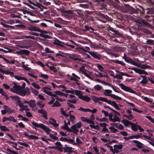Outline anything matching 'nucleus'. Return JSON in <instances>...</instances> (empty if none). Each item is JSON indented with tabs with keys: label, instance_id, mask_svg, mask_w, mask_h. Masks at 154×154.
<instances>
[{
	"label": "nucleus",
	"instance_id": "55",
	"mask_svg": "<svg viewBox=\"0 0 154 154\" xmlns=\"http://www.w3.org/2000/svg\"><path fill=\"white\" fill-rule=\"evenodd\" d=\"M75 94L79 97L80 95H82V92L78 90H75Z\"/></svg>",
	"mask_w": 154,
	"mask_h": 154
},
{
	"label": "nucleus",
	"instance_id": "32",
	"mask_svg": "<svg viewBox=\"0 0 154 154\" xmlns=\"http://www.w3.org/2000/svg\"><path fill=\"white\" fill-rule=\"evenodd\" d=\"M1 58H2L3 60H4L6 63L9 64H14L15 63V61L14 60H11L10 61H9L7 59L4 58L2 55H1Z\"/></svg>",
	"mask_w": 154,
	"mask_h": 154
},
{
	"label": "nucleus",
	"instance_id": "4",
	"mask_svg": "<svg viewBox=\"0 0 154 154\" xmlns=\"http://www.w3.org/2000/svg\"><path fill=\"white\" fill-rule=\"evenodd\" d=\"M118 85L121 87L122 90L134 94H136V92L132 90L130 87L126 86L122 83L119 84Z\"/></svg>",
	"mask_w": 154,
	"mask_h": 154
},
{
	"label": "nucleus",
	"instance_id": "43",
	"mask_svg": "<svg viewBox=\"0 0 154 154\" xmlns=\"http://www.w3.org/2000/svg\"><path fill=\"white\" fill-rule=\"evenodd\" d=\"M61 106V104H60V102L57 101L56 100L55 102L53 103V105H52V107H60Z\"/></svg>",
	"mask_w": 154,
	"mask_h": 154
},
{
	"label": "nucleus",
	"instance_id": "53",
	"mask_svg": "<svg viewBox=\"0 0 154 154\" xmlns=\"http://www.w3.org/2000/svg\"><path fill=\"white\" fill-rule=\"evenodd\" d=\"M79 110H81L84 112H87L90 111V109L88 108H84L80 107L78 109Z\"/></svg>",
	"mask_w": 154,
	"mask_h": 154
},
{
	"label": "nucleus",
	"instance_id": "46",
	"mask_svg": "<svg viewBox=\"0 0 154 154\" xmlns=\"http://www.w3.org/2000/svg\"><path fill=\"white\" fill-rule=\"evenodd\" d=\"M113 147L115 148L118 149H121L123 147L122 145L121 144L117 145L116 144L114 145Z\"/></svg>",
	"mask_w": 154,
	"mask_h": 154
},
{
	"label": "nucleus",
	"instance_id": "27",
	"mask_svg": "<svg viewBox=\"0 0 154 154\" xmlns=\"http://www.w3.org/2000/svg\"><path fill=\"white\" fill-rule=\"evenodd\" d=\"M108 30L113 32V34H115L119 36H120L121 35V34L118 31L116 30L115 29L112 27H110L108 28Z\"/></svg>",
	"mask_w": 154,
	"mask_h": 154
},
{
	"label": "nucleus",
	"instance_id": "39",
	"mask_svg": "<svg viewBox=\"0 0 154 154\" xmlns=\"http://www.w3.org/2000/svg\"><path fill=\"white\" fill-rule=\"evenodd\" d=\"M1 94L3 96L5 97L7 100H8L9 99V97L6 93L4 92L2 89L1 88Z\"/></svg>",
	"mask_w": 154,
	"mask_h": 154
},
{
	"label": "nucleus",
	"instance_id": "11",
	"mask_svg": "<svg viewBox=\"0 0 154 154\" xmlns=\"http://www.w3.org/2000/svg\"><path fill=\"white\" fill-rule=\"evenodd\" d=\"M10 97L11 98L12 100H16V101L18 103V106L21 108L23 107L24 105L23 103H21V101L20 100V98L17 96H11Z\"/></svg>",
	"mask_w": 154,
	"mask_h": 154
},
{
	"label": "nucleus",
	"instance_id": "26",
	"mask_svg": "<svg viewBox=\"0 0 154 154\" xmlns=\"http://www.w3.org/2000/svg\"><path fill=\"white\" fill-rule=\"evenodd\" d=\"M28 29L31 31H36L39 32L40 31L41 29L40 28L36 27L33 26H31L29 27H27Z\"/></svg>",
	"mask_w": 154,
	"mask_h": 154
},
{
	"label": "nucleus",
	"instance_id": "56",
	"mask_svg": "<svg viewBox=\"0 0 154 154\" xmlns=\"http://www.w3.org/2000/svg\"><path fill=\"white\" fill-rule=\"evenodd\" d=\"M94 88L96 90L100 91L102 88V87L99 85H97L94 86Z\"/></svg>",
	"mask_w": 154,
	"mask_h": 154
},
{
	"label": "nucleus",
	"instance_id": "6",
	"mask_svg": "<svg viewBox=\"0 0 154 154\" xmlns=\"http://www.w3.org/2000/svg\"><path fill=\"white\" fill-rule=\"evenodd\" d=\"M30 93V91L29 88L27 87L24 90H22V89L20 90L19 91L18 94L24 97L26 94L27 95H29Z\"/></svg>",
	"mask_w": 154,
	"mask_h": 154
},
{
	"label": "nucleus",
	"instance_id": "60",
	"mask_svg": "<svg viewBox=\"0 0 154 154\" xmlns=\"http://www.w3.org/2000/svg\"><path fill=\"white\" fill-rule=\"evenodd\" d=\"M30 89H31V90L32 93H33L35 95H36L38 94V93H39L38 91L35 89L34 88H32V87H30Z\"/></svg>",
	"mask_w": 154,
	"mask_h": 154
},
{
	"label": "nucleus",
	"instance_id": "40",
	"mask_svg": "<svg viewBox=\"0 0 154 154\" xmlns=\"http://www.w3.org/2000/svg\"><path fill=\"white\" fill-rule=\"evenodd\" d=\"M146 44L149 45H154V40L150 39H146Z\"/></svg>",
	"mask_w": 154,
	"mask_h": 154
},
{
	"label": "nucleus",
	"instance_id": "36",
	"mask_svg": "<svg viewBox=\"0 0 154 154\" xmlns=\"http://www.w3.org/2000/svg\"><path fill=\"white\" fill-rule=\"evenodd\" d=\"M104 102H105L107 103L108 104L111 105V106L113 107L116 103L114 101H111L109 100H108L106 98H105Z\"/></svg>",
	"mask_w": 154,
	"mask_h": 154
},
{
	"label": "nucleus",
	"instance_id": "1",
	"mask_svg": "<svg viewBox=\"0 0 154 154\" xmlns=\"http://www.w3.org/2000/svg\"><path fill=\"white\" fill-rule=\"evenodd\" d=\"M125 7L124 8V13H127L131 14L136 13L135 9L132 7L131 6L128 4L124 3Z\"/></svg>",
	"mask_w": 154,
	"mask_h": 154
},
{
	"label": "nucleus",
	"instance_id": "41",
	"mask_svg": "<svg viewBox=\"0 0 154 154\" xmlns=\"http://www.w3.org/2000/svg\"><path fill=\"white\" fill-rule=\"evenodd\" d=\"M115 127L118 129L121 130H123L124 128L123 126L121 124L117 123H116V124Z\"/></svg>",
	"mask_w": 154,
	"mask_h": 154
},
{
	"label": "nucleus",
	"instance_id": "24",
	"mask_svg": "<svg viewBox=\"0 0 154 154\" xmlns=\"http://www.w3.org/2000/svg\"><path fill=\"white\" fill-rule=\"evenodd\" d=\"M72 148L71 147H63V150L64 149V152L65 153L68 152L69 153L74 152V151L72 150Z\"/></svg>",
	"mask_w": 154,
	"mask_h": 154
},
{
	"label": "nucleus",
	"instance_id": "59",
	"mask_svg": "<svg viewBox=\"0 0 154 154\" xmlns=\"http://www.w3.org/2000/svg\"><path fill=\"white\" fill-rule=\"evenodd\" d=\"M32 85L35 88L37 89H39L41 88V87L38 84H37L35 82L32 83Z\"/></svg>",
	"mask_w": 154,
	"mask_h": 154
},
{
	"label": "nucleus",
	"instance_id": "15",
	"mask_svg": "<svg viewBox=\"0 0 154 154\" xmlns=\"http://www.w3.org/2000/svg\"><path fill=\"white\" fill-rule=\"evenodd\" d=\"M38 112L39 113L43 114L41 116L42 117L44 118L45 119H48L47 112L45 110L42 109H41L38 110Z\"/></svg>",
	"mask_w": 154,
	"mask_h": 154
},
{
	"label": "nucleus",
	"instance_id": "30",
	"mask_svg": "<svg viewBox=\"0 0 154 154\" xmlns=\"http://www.w3.org/2000/svg\"><path fill=\"white\" fill-rule=\"evenodd\" d=\"M79 98L87 102H88L90 100V98L87 96L80 95L79 97Z\"/></svg>",
	"mask_w": 154,
	"mask_h": 154
},
{
	"label": "nucleus",
	"instance_id": "45",
	"mask_svg": "<svg viewBox=\"0 0 154 154\" xmlns=\"http://www.w3.org/2000/svg\"><path fill=\"white\" fill-rule=\"evenodd\" d=\"M4 48L5 49V50L3 49L2 48H1V51L5 53H7L8 52H10L11 51V49L7 48L6 47H4Z\"/></svg>",
	"mask_w": 154,
	"mask_h": 154
},
{
	"label": "nucleus",
	"instance_id": "47",
	"mask_svg": "<svg viewBox=\"0 0 154 154\" xmlns=\"http://www.w3.org/2000/svg\"><path fill=\"white\" fill-rule=\"evenodd\" d=\"M109 129L111 130V132L113 133H115L118 131L117 129H116L113 126L110 127L109 128Z\"/></svg>",
	"mask_w": 154,
	"mask_h": 154
},
{
	"label": "nucleus",
	"instance_id": "64",
	"mask_svg": "<svg viewBox=\"0 0 154 154\" xmlns=\"http://www.w3.org/2000/svg\"><path fill=\"white\" fill-rule=\"evenodd\" d=\"M35 63L38 65L42 67H44L45 66V65L41 61H36Z\"/></svg>",
	"mask_w": 154,
	"mask_h": 154
},
{
	"label": "nucleus",
	"instance_id": "63",
	"mask_svg": "<svg viewBox=\"0 0 154 154\" xmlns=\"http://www.w3.org/2000/svg\"><path fill=\"white\" fill-rule=\"evenodd\" d=\"M80 119L82 121L86 122L88 123L89 119L84 117H81Z\"/></svg>",
	"mask_w": 154,
	"mask_h": 154
},
{
	"label": "nucleus",
	"instance_id": "18",
	"mask_svg": "<svg viewBox=\"0 0 154 154\" xmlns=\"http://www.w3.org/2000/svg\"><path fill=\"white\" fill-rule=\"evenodd\" d=\"M32 123L34 127H33L31 125H30V126H31L35 130H37V129L35 127L39 128H41L43 125V124L41 123L38 124V123L35 122H32Z\"/></svg>",
	"mask_w": 154,
	"mask_h": 154
},
{
	"label": "nucleus",
	"instance_id": "13",
	"mask_svg": "<svg viewBox=\"0 0 154 154\" xmlns=\"http://www.w3.org/2000/svg\"><path fill=\"white\" fill-rule=\"evenodd\" d=\"M148 79L146 78L143 79V80L140 82V84H142V85L144 86V85H146L149 80L151 83L154 84V81L151 78L148 77Z\"/></svg>",
	"mask_w": 154,
	"mask_h": 154
},
{
	"label": "nucleus",
	"instance_id": "29",
	"mask_svg": "<svg viewBox=\"0 0 154 154\" xmlns=\"http://www.w3.org/2000/svg\"><path fill=\"white\" fill-rule=\"evenodd\" d=\"M121 122L126 127H129L128 125L132 124L131 122L125 119L122 120Z\"/></svg>",
	"mask_w": 154,
	"mask_h": 154
},
{
	"label": "nucleus",
	"instance_id": "12",
	"mask_svg": "<svg viewBox=\"0 0 154 154\" xmlns=\"http://www.w3.org/2000/svg\"><path fill=\"white\" fill-rule=\"evenodd\" d=\"M14 85L13 87V88L10 89V91L16 93L17 91L22 89L21 86L17 85L16 83H14Z\"/></svg>",
	"mask_w": 154,
	"mask_h": 154
},
{
	"label": "nucleus",
	"instance_id": "8",
	"mask_svg": "<svg viewBox=\"0 0 154 154\" xmlns=\"http://www.w3.org/2000/svg\"><path fill=\"white\" fill-rule=\"evenodd\" d=\"M39 32H40L39 34V36L45 39L47 38L51 39L52 38V37L46 34L48 33V32L46 30H43L41 29Z\"/></svg>",
	"mask_w": 154,
	"mask_h": 154
},
{
	"label": "nucleus",
	"instance_id": "10",
	"mask_svg": "<svg viewBox=\"0 0 154 154\" xmlns=\"http://www.w3.org/2000/svg\"><path fill=\"white\" fill-rule=\"evenodd\" d=\"M148 11L146 12V14L148 15H146L145 17L147 18L149 17H151L154 16V8H147Z\"/></svg>",
	"mask_w": 154,
	"mask_h": 154
},
{
	"label": "nucleus",
	"instance_id": "2",
	"mask_svg": "<svg viewBox=\"0 0 154 154\" xmlns=\"http://www.w3.org/2000/svg\"><path fill=\"white\" fill-rule=\"evenodd\" d=\"M112 92V91L111 90L108 89H106L104 91V94L106 96H109L112 98H113L115 100H121L122 98L121 97L118 96L116 95L115 94H111Z\"/></svg>",
	"mask_w": 154,
	"mask_h": 154
},
{
	"label": "nucleus",
	"instance_id": "49",
	"mask_svg": "<svg viewBox=\"0 0 154 154\" xmlns=\"http://www.w3.org/2000/svg\"><path fill=\"white\" fill-rule=\"evenodd\" d=\"M120 119L117 116L116 114H115L114 116V119H113L112 122H119Z\"/></svg>",
	"mask_w": 154,
	"mask_h": 154
},
{
	"label": "nucleus",
	"instance_id": "42",
	"mask_svg": "<svg viewBox=\"0 0 154 154\" xmlns=\"http://www.w3.org/2000/svg\"><path fill=\"white\" fill-rule=\"evenodd\" d=\"M131 125V128L133 131H136L137 130V124H135L133 123H132V124Z\"/></svg>",
	"mask_w": 154,
	"mask_h": 154
},
{
	"label": "nucleus",
	"instance_id": "25",
	"mask_svg": "<svg viewBox=\"0 0 154 154\" xmlns=\"http://www.w3.org/2000/svg\"><path fill=\"white\" fill-rule=\"evenodd\" d=\"M116 72L118 73V74H116L115 75V77H114V79H123V77H122L123 76L122 75V72H120L119 70H116Z\"/></svg>",
	"mask_w": 154,
	"mask_h": 154
},
{
	"label": "nucleus",
	"instance_id": "16",
	"mask_svg": "<svg viewBox=\"0 0 154 154\" xmlns=\"http://www.w3.org/2000/svg\"><path fill=\"white\" fill-rule=\"evenodd\" d=\"M53 43L54 45H58L63 47H65L64 46L65 43L60 41L57 38L55 39Z\"/></svg>",
	"mask_w": 154,
	"mask_h": 154
},
{
	"label": "nucleus",
	"instance_id": "28",
	"mask_svg": "<svg viewBox=\"0 0 154 154\" xmlns=\"http://www.w3.org/2000/svg\"><path fill=\"white\" fill-rule=\"evenodd\" d=\"M132 141L134 143H136L135 145L136 146L139 148L141 149L143 147L142 146L143 145V144L138 141L137 140H133Z\"/></svg>",
	"mask_w": 154,
	"mask_h": 154
},
{
	"label": "nucleus",
	"instance_id": "35",
	"mask_svg": "<svg viewBox=\"0 0 154 154\" xmlns=\"http://www.w3.org/2000/svg\"><path fill=\"white\" fill-rule=\"evenodd\" d=\"M100 15L102 18L103 19H105L106 20L109 21H110L111 20V19L107 15H105L102 13H101L100 14Z\"/></svg>",
	"mask_w": 154,
	"mask_h": 154
},
{
	"label": "nucleus",
	"instance_id": "61",
	"mask_svg": "<svg viewBox=\"0 0 154 154\" xmlns=\"http://www.w3.org/2000/svg\"><path fill=\"white\" fill-rule=\"evenodd\" d=\"M6 107H7V106L4 105L3 107V108H4V110L1 111L2 114V115H5L7 112Z\"/></svg>",
	"mask_w": 154,
	"mask_h": 154
},
{
	"label": "nucleus",
	"instance_id": "21",
	"mask_svg": "<svg viewBox=\"0 0 154 154\" xmlns=\"http://www.w3.org/2000/svg\"><path fill=\"white\" fill-rule=\"evenodd\" d=\"M6 121H10L14 122H17L16 120L12 116H10L9 117H4L3 118V121L5 122Z\"/></svg>",
	"mask_w": 154,
	"mask_h": 154
},
{
	"label": "nucleus",
	"instance_id": "22",
	"mask_svg": "<svg viewBox=\"0 0 154 154\" xmlns=\"http://www.w3.org/2000/svg\"><path fill=\"white\" fill-rule=\"evenodd\" d=\"M23 134L26 137H28V138L31 139H36L38 140V136L32 135H29L27 133L25 132L23 133Z\"/></svg>",
	"mask_w": 154,
	"mask_h": 154
},
{
	"label": "nucleus",
	"instance_id": "54",
	"mask_svg": "<svg viewBox=\"0 0 154 154\" xmlns=\"http://www.w3.org/2000/svg\"><path fill=\"white\" fill-rule=\"evenodd\" d=\"M144 100L146 101L147 102L152 103L153 101L152 99L151 98H149L147 97H144Z\"/></svg>",
	"mask_w": 154,
	"mask_h": 154
},
{
	"label": "nucleus",
	"instance_id": "37",
	"mask_svg": "<svg viewBox=\"0 0 154 154\" xmlns=\"http://www.w3.org/2000/svg\"><path fill=\"white\" fill-rule=\"evenodd\" d=\"M72 131V132L75 134H78V133L79 132V130L77 129L76 128V127L75 126V125H72L71 127Z\"/></svg>",
	"mask_w": 154,
	"mask_h": 154
},
{
	"label": "nucleus",
	"instance_id": "19",
	"mask_svg": "<svg viewBox=\"0 0 154 154\" xmlns=\"http://www.w3.org/2000/svg\"><path fill=\"white\" fill-rule=\"evenodd\" d=\"M75 52H77L79 53H82V51H83L85 52H88V51L86 50L85 47L83 46H78V47L75 48Z\"/></svg>",
	"mask_w": 154,
	"mask_h": 154
},
{
	"label": "nucleus",
	"instance_id": "57",
	"mask_svg": "<svg viewBox=\"0 0 154 154\" xmlns=\"http://www.w3.org/2000/svg\"><path fill=\"white\" fill-rule=\"evenodd\" d=\"M73 125H75V126L78 128H79L82 127V122L80 121Z\"/></svg>",
	"mask_w": 154,
	"mask_h": 154
},
{
	"label": "nucleus",
	"instance_id": "38",
	"mask_svg": "<svg viewBox=\"0 0 154 154\" xmlns=\"http://www.w3.org/2000/svg\"><path fill=\"white\" fill-rule=\"evenodd\" d=\"M37 105L41 108H43L45 105V103H42V102L40 100H38L37 102Z\"/></svg>",
	"mask_w": 154,
	"mask_h": 154
},
{
	"label": "nucleus",
	"instance_id": "58",
	"mask_svg": "<svg viewBox=\"0 0 154 154\" xmlns=\"http://www.w3.org/2000/svg\"><path fill=\"white\" fill-rule=\"evenodd\" d=\"M129 60L130 61H129V63L135 66H138V64L137 63H136L134 60H132L131 59H129Z\"/></svg>",
	"mask_w": 154,
	"mask_h": 154
},
{
	"label": "nucleus",
	"instance_id": "50",
	"mask_svg": "<svg viewBox=\"0 0 154 154\" xmlns=\"http://www.w3.org/2000/svg\"><path fill=\"white\" fill-rule=\"evenodd\" d=\"M67 141L69 143L72 144L74 145H77V143L75 142L74 140L71 139L67 138Z\"/></svg>",
	"mask_w": 154,
	"mask_h": 154
},
{
	"label": "nucleus",
	"instance_id": "48",
	"mask_svg": "<svg viewBox=\"0 0 154 154\" xmlns=\"http://www.w3.org/2000/svg\"><path fill=\"white\" fill-rule=\"evenodd\" d=\"M85 28L87 31H89L90 29L93 31L95 30V29L91 26H89L87 25H85L84 26Z\"/></svg>",
	"mask_w": 154,
	"mask_h": 154
},
{
	"label": "nucleus",
	"instance_id": "3",
	"mask_svg": "<svg viewBox=\"0 0 154 154\" xmlns=\"http://www.w3.org/2000/svg\"><path fill=\"white\" fill-rule=\"evenodd\" d=\"M56 146H49L48 148L50 149H56L58 150L60 152H63V147L62 144L59 141H57L55 143Z\"/></svg>",
	"mask_w": 154,
	"mask_h": 154
},
{
	"label": "nucleus",
	"instance_id": "33",
	"mask_svg": "<svg viewBox=\"0 0 154 154\" xmlns=\"http://www.w3.org/2000/svg\"><path fill=\"white\" fill-rule=\"evenodd\" d=\"M29 104L31 108H33L34 107H35L36 106L35 100H30Z\"/></svg>",
	"mask_w": 154,
	"mask_h": 154
},
{
	"label": "nucleus",
	"instance_id": "7",
	"mask_svg": "<svg viewBox=\"0 0 154 154\" xmlns=\"http://www.w3.org/2000/svg\"><path fill=\"white\" fill-rule=\"evenodd\" d=\"M128 69H132L134 70L136 73H139L140 74H144L148 75V73L147 72L143 70L139 69L137 68H130L128 67Z\"/></svg>",
	"mask_w": 154,
	"mask_h": 154
},
{
	"label": "nucleus",
	"instance_id": "44",
	"mask_svg": "<svg viewBox=\"0 0 154 154\" xmlns=\"http://www.w3.org/2000/svg\"><path fill=\"white\" fill-rule=\"evenodd\" d=\"M8 143H11L12 144L14 145V146H12V147L14 148H15L17 150H20V149L19 148H18L17 147H16V146H17V143H16L14 142L10 141H8Z\"/></svg>",
	"mask_w": 154,
	"mask_h": 154
},
{
	"label": "nucleus",
	"instance_id": "20",
	"mask_svg": "<svg viewBox=\"0 0 154 154\" xmlns=\"http://www.w3.org/2000/svg\"><path fill=\"white\" fill-rule=\"evenodd\" d=\"M1 72L6 75H9L11 77H14V73L13 72L8 70H5L1 68Z\"/></svg>",
	"mask_w": 154,
	"mask_h": 154
},
{
	"label": "nucleus",
	"instance_id": "14",
	"mask_svg": "<svg viewBox=\"0 0 154 154\" xmlns=\"http://www.w3.org/2000/svg\"><path fill=\"white\" fill-rule=\"evenodd\" d=\"M17 53L19 55H29L30 53V51L25 49H20L17 51Z\"/></svg>",
	"mask_w": 154,
	"mask_h": 154
},
{
	"label": "nucleus",
	"instance_id": "23",
	"mask_svg": "<svg viewBox=\"0 0 154 154\" xmlns=\"http://www.w3.org/2000/svg\"><path fill=\"white\" fill-rule=\"evenodd\" d=\"M139 8H137L136 9H135L136 11L135 13L138 14L140 13L141 14H143L145 12L144 9L140 5H139Z\"/></svg>",
	"mask_w": 154,
	"mask_h": 154
},
{
	"label": "nucleus",
	"instance_id": "62",
	"mask_svg": "<svg viewBox=\"0 0 154 154\" xmlns=\"http://www.w3.org/2000/svg\"><path fill=\"white\" fill-rule=\"evenodd\" d=\"M49 137H51L52 139L55 140H57L58 139V137H56V136L52 134H49Z\"/></svg>",
	"mask_w": 154,
	"mask_h": 154
},
{
	"label": "nucleus",
	"instance_id": "31",
	"mask_svg": "<svg viewBox=\"0 0 154 154\" xmlns=\"http://www.w3.org/2000/svg\"><path fill=\"white\" fill-rule=\"evenodd\" d=\"M44 130L45 132H46L48 134H49L51 130L50 129L48 128L45 125H43L42 128Z\"/></svg>",
	"mask_w": 154,
	"mask_h": 154
},
{
	"label": "nucleus",
	"instance_id": "52",
	"mask_svg": "<svg viewBox=\"0 0 154 154\" xmlns=\"http://www.w3.org/2000/svg\"><path fill=\"white\" fill-rule=\"evenodd\" d=\"M1 130L2 131H9V129L5 126H1Z\"/></svg>",
	"mask_w": 154,
	"mask_h": 154
},
{
	"label": "nucleus",
	"instance_id": "9",
	"mask_svg": "<svg viewBox=\"0 0 154 154\" xmlns=\"http://www.w3.org/2000/svg\"><path fill=\"white\" fill-rule=\"evenodd\" d=\"M88 53L91 55L94 58L100 60L102 58V56L100 54H99L97 52L94 51H89Z\"/></svg>",
	"mask_w": 154,
	"mask_h": 154
},
{
	"label": "nucleus",
	"instance_id": "51",
	"mask_svg": "<svg viewBox=\"0 0 154 154\" xmlns=\"http://www.w3.org/2000/svg\"><path fill=\"white\" fill-rule=\"evenodd\" d=\"M7 112L9 114H12V113L15 112V111L14 109L12 110L10 108L8 107V106H7V107H6Z\"/></svg>",
	"mask_w": 154,
	"mask_h": 154
},
{
	"label": "nucleus",
	"instance_id": "5",
	"mask_svg": "<svg viewBox=\"0 0 154 154\" xmlns=\"http://www.w3.org/2000/svg\"><path fill=\"white\" fill-rule=\"evenodd\" d=\"M135 22L140 26H149L150 24L146 21L144 19L139 18L135 20Z\"/></svg>",
	"mask_w": 154,
	"mask_h": 154
},
{
	"label": "nucleus",
	"instance_id": "34",
	"mask_svg": "<svg viewBox=\"0 0 154 154\" xmlns=\"http://www.w3.org/2000/svg\"><path fill=\"white\" fill-rule=\"evenodd\" d=\"M111 61L115 63L119 64L122 66H125V65L124 63L122 62V61H119V60H111Z\"/></svg>",
	"mask_w": 154,
	"mask_h": 154
},
{
	"label": "nucleus",
	"instance_id": "17",
	"mask_svg": "<svg viewBox=\"0 0 154 154\" xmlns=\"http://www.w3.org/2000/svg\"><path fill=\"white\" fill-rule=\"evenodd\" d=\"M105 98L103 97H100L99 98H97L94 96H93L92 97V100L95 103H97L99 100L104 102Z\"/></svg>",
	"mask_w": 154,
	"mask_h": 154
}]
</instances>
